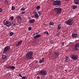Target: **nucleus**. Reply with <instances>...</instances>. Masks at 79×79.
I'll use <instances>...</instances> for the list:
<instances>
[{
	"label": "nucleus",
	"instance_id": "1",
	"mask_svg": "<svg viewBox=\"0 0 79 79\" xmlns=\"http://www.w3.org/2000/svg\"><path fill=\"white\" fill-rule=\"evenodd\" d=\"M33 53L30 51L28 52L26 54V58L27 60H31L33 58Z\"/></svg>",
	"mask_w": 79,
	"mask_h": 79
},
{
	"label": "nucleus",
	"instance_id": "2",
	"mask_svg": "<svg viewBox=\"0 0 79 79\" xmlns=\"http://www.w3.org/2000/svg\"><path fill=\"white\" fill-rule=\"evenodd\" d=\"M54 11L57 15H60L62 12V9L61 8H54Z\"/></svg>",
	"mask_w": 79,
	"mask_h": 79
},
{
	"label": "nucleus",
	"instance_id": "3",
	"mask_svg": "<svg viewBox=\"0 0 79 79\" xmlns=\"http://www.w3.org/2000/svg\"><path fill=\"white\" fill-rule=\"evenodd\" d=\"M61 1L60 0H56L54 1L53 4L54 6H61Z\"/></svg>",
	"mask_w": 79,
	"mask_h": 79
},
{
	"label": "nucleus",
	"instance_id": "4",
	"mask_svg": "<svg viewBox=\"0 0 79 79\" xmlns=\"http://www.w3.org/2000/svg\"><path fill=\"white\" fill-rule=\"evenodd\" d=\"M39 74L40 76H45L47 74V71L45 70H42L39 71Z\"/></svg>",
	"mask_w": 79,
	"mask_h": 79
},
{
	"label": "nucleus",
	"instance_id": "5",
	"mask_svg": "<svg viewBox=\"0 0 79 79\" xmlns=\"http://www.w3.org/2000/svg\"><path fill=\"white\" fill-rule=\"evenodd\" d=\"M3 23L4 25H6L7 27H10L11 26V23L10 22H8L6 20H4L3 22Z\"/></svg>",
	"mask_w": 79,
	"mask_h": 79
},
{
	"label": "nucleus",
	"instance_id": "6",
	"mask_svg": "<svg viewBox=\"0 0 79 79\" xmlns=\"http://www.w3.org/2000/svg\"><path fill=\"white\" fill-rule=\"evenodd\" d=\"M70 57L71 58L74 60H76L78 58L77 56L75 55V54H72V55L70 56Z\"/></svg>",
	"mask_w": 79,
	"mask_h": 79
},
{
	"label": "nucleus",
	"instance_id": "7",
	"mask_svg": "<svg viewBox=\"0 0 79 79\" xmlns=\"http://www.w3.org/2000/svg\"><path fill=\"white\" fill-rule=\"evenodd\" d=\"M10 49V47L9 46H6L4 48V51H3V53H6L8 50H9Z\"/></svg>",
	"mask_w": 79,
	"mask_h": 79
},
{
	"label": "nucleus",
	"instance_id": "8",
	"mask_svg": "<svg viewBox=\"0 0 79 79\" xmlns=\"http://www.w3.org/2000/svg\"><path fill=\"white\" fill-rule=\"evenodd\" d=\"M60 55V53L58 52H54V55L53 56V57L54 58H56L57 57H58Z\"/></svg>",
	"mask_w": 79,
	"mask_h": 79
},
{
	"label": "nucleus",
	"instance_id": "9",
	"mask_svg": "<svg viewBox=\"0 0 79 79\" xmlns=\"http://www.w3.org/2000/svg\"><path fill=\"white\" fill-rule=\"evenodd\" d=\"M74 50L75 51H78V48L79 47V44L78 43H76L75 45Z\"/></svg>",
	"mask_w": 79,
	"mask_h": 79
},
{
	"label": "nucleus",
	"instance_id": "10",
	"mask_svg": "<svg viewBox=\"0 0 79 79\" xmlns=\"http://www.w3.org/2000/svg\"><path fill=\"white\" fill-rule=\"evenodd\" d=\"M6 68L7 69H9L10 70H13L15 69V67L13 66L10 65L8 66V67H6Z\"/></svg>",
	"mask_w": 79,
	"mask_h": 79
},
{
	"label": "nucleus",
	"instance_id": "11",
	"mask_svg": "<svg viewBox=\"0 0 79 79\" xmlns=\"http://www.w3.org/2000/svg\"><path fill=\"white\" fill-rule=\"evenodd\" d=\"M8 57V54H6L4 55H2V58L3 59H6Z\"/></svg>",
	"mask_w": 79,
	"mask_h": 79
},
{
	"label": "nucleus",
	"instance_id": "12",
	"mask_svg": "<svg viewBox=\"0 0 79 79\" xmlns=\"http://www.w3.org/2000/svg\"><path fill=\"white\" fill-rule=\"evenodd\" d=\"M23 43V41L22 40L19 41L17 44H16V47H18L19 45H21L22 43Z\"/></svg>",
	"mask_w": 79,
	"mask_h": 79
},
{
	"label": "nucleus",
	"instance_id": "13",
	"mask_svg": "<svg viewBox=\"0 0 79 79\" xmlns=\"http://www.w3.org/2000/svg\"><path fill=\"white\" fill-rule=\"evenodd\" d=\"M72 37L73 38H76L77 37H78V36H77V34H73L72 35Z\"/></svg>",
	"mask_w": 79,
	"mask_h": 79
},
{
	"label": "nucleus",
	"instance_id": "14",
	"mask_svg": "<svg viewBox=\"0 0 79 79\" xmlns=\"http://www.w3.org/2000/svg\"><path fill=\"white\" fill-rule=\"evenodd\" d=\"M34 16H35V18L37 19L39 18V15H38V14H37V12H34Z\"/></svg>",
	"mask_w": 79,
	"mask_h": 79
},
{
	"label": "nucleus",
	"instance_id": "15",
	"mask_svg": "<svg viewBox=\"0 0 79 79\" xmlns=\"http://www.w3.org/2000/svg\"><path fill=\"white\" fill-rule=\"evenodd\" d=\"M42 35L40 34H37L35 36L34 38V39H37V38H39V37H41Z\"/></svg>",
	"mask_w": 79,
	"mask_h": 79
},
{
	"label": "nucleus",
	"instance_id": "16",
	"mask_svg": "<svg viewBox=\"0 0 79 79\" xmlns=\"http://www.w3.org/2000/svg\"><path fill=\"white\" fill-rule=\"evenodd\" d=\"M30 23V24H32V23H34L35 22V19H31L29 20V21Z\"/></svg>",
	"mask_w": 79,
	"mask_h": 79
},
{
	"label": "nucleus",
	"instance_id": "17",
	"mask_svg": "<svg viewBox=\"0 0 79 79\" xmlns=\"http://www.w3.org/2000/svg\"><path fill=\"white\" fill-rule=\"evenodd\" d=\"M74 2L76 5H79V0H74Z\"/></svg>",
	"mask_w": 79,
	"mask_h": 79
},
{
	"label": "nucleus",
	"instance_id": "18",
	"mask_svg": "<svg viewBox=\"0 0 79 79\" xmlns=\"http://www.w3.org/2000/svg\"><path fill=\"white\" fill-rule=\"evenodd\" d=\"M44 62V58H42V59L40 60L39 62V63H42Z\"/></svg>",
	"mask_w": 79,
	"mask_h": 79
},
{
	"label": "nucleus",
	"instance_id": "19",
	"mask_svg": "<svg viewBox=\"0 0 79 79\" xmlns=\"http://www.w3.org/2000/svg\"><path fill=\"white\" fill-rule=\"evenodd\" d=\"M73 20L70 19V20H69V25H73Z\"/></svg>",
	"mask_w": 79,
	"mask_h": 79
},
{
	"label": "nucleus",
	"instance_id": "20",
	"mask_svg": "<svg viewBox=\"0 0 79 79\" xmlns=\"http://www.w3.org/2000/svg\"><path fill=\"white\" fill-rule=\"evenodd\" d=\"M61 24H59L58 25H57V27L59 30H60V29H61Z\"/></svg>",
	"mask_w": 79,
	"mask_h": 79
},
{
	"label": "nucleus",
	"instance_id": "21",
	"mask_svg": "<svg viewBox=\"0 0 79 79\" xmlns=\"http://www.w3.org/2000/svg\"><path fill=\"white\" fill-rule=\"evenodd\" d=\"M77 5H74L72 6V8L73 10H74L75 9H76V8H77Z\"/></svg>",
	"mask_w": 79,
	"mask_h": 79
},
{
	"label": "nucleus",
	"instance_id": "22",
	"mask_svg": "<svg viewBox=\"0 0 79 79\" xmlns=\"http://www.w3.org/2000/svg\"><path fill=\"white\" fill-rule=\"evenodd\" d=\"M66 23L67 25H69V20H68L67 21H66Z\"/></svg>",
	"mask_w": 79,
	"mask_h": 79
},
{
	"label": "nucleus",
	"instance_id": "23",
	"mask_svg": "<svg viewBox=\"0 0 79 79\" xmlns=\"http://www.w3.org/2000/svg\"><path fill=\"white\" fill-rule=\"evenodd\" d=\"M65 61H66V62L69 61V58H68V57H66L65 59Z\"/></svg>",
	"mask_w": 79,
	"mask_h": 79
},
{
	"label": "nucleus",
	"instance_id": "24",
	"mask_svg": "<svg viewBox=\"0 0 79 79\" xmlns=\"http://www.w3.org/2000/svg\"><path fill=\"white\" fill-rule=\"evenodd\" d=\"M17 18L18 19H20V20H21V17L20 16H17Z\"/></svg>",
	"mask_w": 79,
	"mask_h": 79
},
{
	"label": "nucleus",
	"instance_id": "25",
	"mask_svg": "<svg viewBox=\"0 0 79 79\" xmlns=\"http://www.w3.org/2000/svg\"><path fill=\"white\" fill-rule=\"evenodd\" d=\"M49 24L51 26H52V25H53L54 24V23L52 22H50Z\"/></svg>",
	"mask_w": 79,
	"mask_h": 79
},
{
	"label": "nucleus",
	"instance_id": "26",
	"mask_svg": "<svg viewBox=\"0 0 79 79\" xmlns=\"http://www.w3.org/2000/svg\"><path fill=\"white\" fill-rule=\"evenodd\" d=\"M15 10V7L14 6H12L11 8L12 10Z\"/></svg>",
	"mask_w": 79,
	"mask_h": 79
},
{
	"label": "nucleus",
	"instance_id": "27",
	"mask_svg": "<svg viewBox=\"0 0 79 79\" xmlns=\"http://www.w3.org/2000/svg\"><path fill=\"white\" fill-rule=\"evenodd\" d=\"M38 14H39V16H41V15H42V13L41 12H40V11H38Z\"/></svg>",
	"mask_w": 79,
	"mask_h": 79
},
{
	"label": "nucleus",
	"instance_id": "28",
	"mask_svg": "<svg viewBox=\"0 0 79 79\" xmlns=\"http://www.w3.org/2000/svg\"><path fill=\"white\" fill-rule=\"evenodd\" d=\"M44 34H47L48 35H49L48 32V31H44Z\"/></svg>",
	"mask_w": 79,
	"mask_h": 79
},
{
	"label": "nucleus",
	"instance_id": "29",
	"mask_svg": "<svg viewBox=\"0 0 79 79\" xmlns=\"http://www.w3.org/2000/svg\"><path fill=\"white\" fill-rule=\"evenodd\" d=\"M13 32H11L10 33V36H12V35H13Z\"/></svg>",
	"mask_w": 79,
	"mask_h": 79
},
{
	"label": "nucleus",
	"instance_id": "30",
	"mask_svg": "<svg viewBox=\"0 0 79 79\" xmlns=\"http://www.w3.org/2000/svg\"><path fill=\"white\" fill-rule=\"evenodd\" d=\"M25 10V9L24 8H21L20 10L21 11H24Z\"/></svg>",
	"mask_w": 79,
	"mask_h": 79
},
{
	"label": "nucleus",
	"instance_id": "31",
	"mask_svg": "<svg viewBox=\"0 0 79 79\" xmlns=\"http://www.w3.org/2000/svg\"><path fill=\"white\" fill-rule=\"evenodd\" d=\"M40 8V6H38L36 7V9H39Z\"/></svg>",
	"mask_w": 79,
	"mask_h": 79
},
{
	"label": "nucleus",
	"instance_id": "32",
	"mask_svg": "<svg viewBox=\"0 0 79 79\" xmlns=\"http://www.w3.org/2000/svg\"><path fill=\"white\" fill-rule=\"evenodd\" d=\"M19 77H23V76H22V75L21 74L19 73Z\"/></svg>",
	"mask_w": 79,
	"mask_h": 79
},
{
	"label": "nucleus",
	"instance_id": "33",
	"mask_svg": "<svg viewBox=\"0 0 79 79\" xmlns=\"http://www.w3.org/2000/svg\"><path fill=\"white\" fill-rule=\"evenodd\" d=\"M31 29H32V28H31V27H28V30H29V31H31Z\"/></svg>",
	"mask_w": 79,
	"mask_h": 79
},
{
	"label": "nucleus",
	"instance_id": "34",
	"mask_svg": "<svg viewBox=\"0 0 79 79\" xmlns=\"http://www.w3.org/2000/svg\"><path fill=\"white\" fill-rule=\"evenodd\" d=\"M2 8H0V13H2Z\"/></svg>",
	"mask_w": 79,
	"mask_h": 79
},
{
	"label": "nucleus",
	"instance_id": "35",
	"mask_svg": "<svg viewBox=\"0 0 79 79\" xmlns=\"http://www.w3.org/2000/svg\"><path fill=\"white\" fill-rule=\"evenodd\" d=\"M14 18V17H13V16H11V17L10 18L11 20H13V19Z\"/></svg>",
	"mask_w": 79,
	"mask_h": 79
},
{
	"label": "nucleus",
	"instance_id": "36",
	"mask_svg": "<svg viewBox=\"0 0 79 79\" xmlns=\"http://www.w3.org/2000/svg\"><path fill=\"white\" fill-rule=\"evenodd\" d=\"M8 1H5V4H8Z\"/></svg>",
	"mask_w": 79,
	"mask_h": 79
},
{
	"label": "nucleus",
	"instance_id": "37",
	"mask_svg": "<svg viewBox=\"0 0 79 79\" xmlns=\"http://www.w3.org/2000/svg\"><path fill=\"white\" fill-rule=\"evenodd\" d=\"M26 13V12L24 11V12H22L21 13V14H22V15H23L24 14V13Z\"/></svg>",
	"mask_w": 79,
	"mask_h": 79
},
{
	"label": "nucleus",
	"instance_id": "38",
	"mask_svg": "<svg viewBox=\"0 0 79 79\" xmlns=\"http://www.w3.org/2000/svg\"><path fill=\"white\" fill-rule=\"evenodd\" d=\"M22 78H23V79H26V77H22Z\"/></svg>",
	"mask_w": 79,
	"mask_h": 79
},
{
	"label": "nucleus",
	"instance_id": "39",
	"mask_svg": "<svg viewBox=\"0 0 79 79\" xmlns=\"http://www.w3.org/2000/svg\"><path fill=\"white\" fill-rule=\"evenodd\" d=\"M52 77H53V76H52V75H50L49 76L50 78H52Z\"/></svg>",
	"mask_w": 79,
	"mask_h": 79
},
{
	"label": "nucleus",
	"instance_id": "40",
	"mask_svg": "<svg viewBox=\"0 0 79 79\" xmlns=\"http://www.w3.org/2000/svg\"><path fill=\"white\" fill-rule=\"evenodd\" d=\"M64 42H63L62 43V45H63V46H64Z\"/></svg>",
	"mask_w": 79,
	"mask_h": 79
},
{
	"label": "nucleus",
	"instance_id": "41",
	"mask_svg": "<svg viewBox=\"0 0 79 79\" xmlns=\"http://www.w3.org/2000/svg\"><path fill=\"white\" fill-rule=\"evenodd\" d=\"M37 79H39L40 78V77L39 76H37Z\"/></svg>",
	"mask_w": 79,
	"mask_h": 79
},
{
	"label": "nucleus",
	"instance_id": "42",
	"mask_svg": "<svg viewBox=\"0 0 79 79\" xmlns=\"http://www.w3.org/2000/svg\"><path fill=\"white\" fill-rule=\"evenodd\" d=\"M59 34H59V33L57 34H56V35H59Z\"/></svg>",
	"mask_w": 79,
	"mask_h": 79
},
{
	"label": "nucleus",
	"instance_id": "43",
	"mask_svg": "<svg viewBox=\"0 0 79 79\" xmlns=\"http://www.w3.org/2000/svg\"><path fill=\"white\" fill-rule=\"evenodd\" d=\"M35 35V34H34H34H33V36H34Z\"/></svg>",
	"mask_w": 79,
	"mask_h": 79
},
{
	"label": "nucleus",
	"instance_id": "44",
	"mask_svg": "<svg viewBox=\"0 0 79 79\" xmlns=\"http://www.w3.org/2000/svg\"><path fill=\"white\" fill-rule=\"evenodd\" d=\"M13 25L14 26H15V23H13Z\"/></svg>",
	"mask_w": 79,
	"mask_h": 79
},
{
	"label": "nucleus",
	"instance_id": "45",
	"mask_svg": "<svg viewBox=\"0 0 79 79\" xmlns=\"http://www.w3.org/2000/svg\"><path fill=\"white\" fill-rule=\"evenodd\" d=\"M34 34H35V35L37 34V33H35Z\"/></svg>",
	"mask_w": 79,
	"mask_h": 79
},
{
	"label": "nucleus",
	"instance_id": "46",
	"mask_svg": "<svg viewBox=\"0 0 79 79\" xmlns=\"http://www.w3.org/2000/svg\"><path fill=\"white\" fill-rule=\"evenodd\" d=\"M36 34H39V33L38 32H36Z\"/></svg>",
	"mask_w": 79,
	"mask_h": 79
},
{
	"label": "nucleus",
	"instance_id": "47",
	"mask_svg": "<svg viewBox=\"0 0 79 79\" xmlns=\"http://www.w3.org/2000/svg\"><path fill=\"white\" fill-rule=\"evenodd\" d=\"M66 1H69V0H66Z\"/></svg>",
	"mask_w": 79,
	"mask_h": 79
},
{
	"label": "nucleus",
	"instance_id": "48",
	"mask_svg": "<svg viewBox=\"0 0 79 79\" xmlns=\"http://www.w3.org/2000/svg\"><path fill=\"white\" fill-rule=\"evenodd\" d=\"M20 79H23V78H21Z\"/></svg>",
	"mask_w": 79,
	"mask_h": 79
}]
</instances>
